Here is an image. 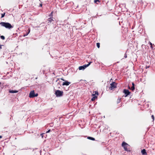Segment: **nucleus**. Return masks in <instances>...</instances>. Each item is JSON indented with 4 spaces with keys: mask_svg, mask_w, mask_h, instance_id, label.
Wrapping results in <instances>:
<instances>
[{
    "mask_svg": "<svg viewBox=\"0 0 155 155\" xmlns=\"http://www.w3.org/2000/svg\"><path fill=\"white\" fill-rule=\"evenodd\" d=\"M0 25L8 29H10L13 27L10 23L8 22H1L0 23Z\"/></svg>",
    "mask_w": 155,
    "mask_h": 155,
    "instance_id": "obj_1",
    "label": "nucleus"
},
{
    "mask_svg": "<svg viewBox=\"0 0 155 155\" xmlns=\"http://www.w3.org/2000/svg\"><path fill=\"white\" fill-rule=\"evenodd\" d=\"M122 146L125 150L128 151H130V150L129 148L130 146L127 143L124 142L122 143Z\"/></svg>",
    "mask_w": 155,
    "mask_h": 155,
    "instance_id": "obj_2",
    "label": "nucleus"
},
{
    "mask_svg": "<svg viewBox=\"0 0 155 155\" xmlns=\"http://www.w3.org/2000/svg\"><path fill=\"white\" fill-rule=\"evenodd\" d=\"M63 93L62 91L57 90L56 91L55 94L57 97H60L63 95Z\"/></svg>",
    "mask_w": 155,
    "mask_h": 155,
    "instance_id": "obj_3",
    "label": "nucleus"
},
{
    "mask_svg": "<svg viewBox=\"0 0 155 155\" xmlns=\"http://www.w3.org/2000/svg\"><path fill=\"white\" fill-rule=\"evenodd\" d=\"M38 96V94H35L34 91H31L29 94V97L30 98H33L35 97H37Z\"/></svg>",
    "mask_w": 155,
    "mask_h": 155,
    "instance_id": "obj_4",
    "label": "nucleus"
},
{
    "mask_svg": "<svg viewBox=\"0 0 155 155\" xmlns=\"http://www.w3.org/2000/svg\"><path fill=\"white\" fill-rule=\"evenodd\" d=\"M91 63H92V62H90L87 64H85L83 65V66H79V70H83L85 68L88 67L90 64Z\"/></svg>",
    "mask_w": 155,
    "mask_h": 155,
    "instance_id": "obj_5",
    "label": "nucleus"
},
{
    "mask_svg": "<svg viewBox=\"0 0 155 155\" xmlns=\"http://www.w3.org/2000/svg\"><path fill=\"white\" fill-rule=\"evenodd\" d=\"M117 87V84L115 82H113L110 84V86L109 87V89L112 90Z\"/></svg>",
    "mask_w": 155,
    "mask_h": 155,
    "instance_id": "obj_6",
    "label": "nucleus"
},
{
    "mask_svg": "<svg viewBox=\"0 0 155 155\" xmlns=\"http://www.w3.org/2000/svg\"><path fill=\"white\" fill-rule=\"evenodd\" d=\"M123 92L124 93L125 95V97H127L128 95H129L130 94V92L127 89H124L123 91Z\"/></svg>",
    "mask_w": 155,
    "mask_h": 155,
    "instance_id": "obj_7",
    "label": "nucleus"
},
{
    "mask_svg": "<svg viewBox=\"0 0 155 155\" xmlns=\"http://www.w3.org/2000/svg\"><path fill=\"white\" fill-rule=\"evenodd\" d=\"M71 84V82H68V81H65V82H64L63 83L62 85H66L68 86Z\"/></svg>",
    "mask_w": 155,
    "mask_h": 155,
    "instance_id": "obj_8",
    "label": "nucleus"
},
{
    "mask_svg": "<svg viewBox=\"0 0 155 155\" xmlns=\"http://www.w3.org/2000/svg\"><path fill=\"white\" fill-rule=\"evenodd\" d=\"M141 152L142 154L143 155H147V153L146 152V150L144 149H143L142 150H141Z\"/></svg>",
    "mask_w": 155,
    "mask_h": 155,
    "instance_id": "obj_9",
    "label": "nucleus"
},
{
    "mask_svg": "<svg viewBox=\"0 0 155 155\" xmlns=\"http://www.w3.org/2000/svg\"><path fill=\"white\" fill-rule=\"evenodd\" d=\"M93 97L92 98L91 100L93 101H94L96 98H97V96L95 95L94 94H93Z\"/></svg>",
    "mask_w": 155,
    "mask_h": 155,
    "instance_id": "obj_10",
    "label": "nucleus"
},
{
    "mask_svg": "<svg viewBox=\"0 0 155 155\" xmlns=\"http://www.w3.org/2000/svg\"><path fill=\"white\" fill-rule=\"evenodd\" d=\"M132 86L131 87V88H130V89L132 91H134V89H135L134 84V83H132Z\"/></svg>",
    "mask_w": 155,
    "mask_h": 155,
    "instance_id": "obj_11",
    "label": "nucleus"
},
{
    "mask_svg": "<svg viewBox=\"0 0 155 155\" xmlns=\"http://www.w3.org/2000/svg\"><path fill=\"white\" fill-rule=\"evenodd\" d=\"M9 92L10 93H16L18 92V91L16 90H10L9 91Z\"/></svg>",
    "mask_w": 155,
    "mask_h": 155,
    "instance_id": "obj_12",
    "label": "nucleus"
},
{
    "mask_svg": "<svg viewBox=\"0 0 155 155\" xmlns=\"http://www.w3.org/2000/svg\"><path fill=\"white\" fill-rule=\"evenodd\" d=\"M87 139L90 140H95L94 138L91 137H87Z\"/></svg>",
    "mask_w": 155,
    "mask_h": 155,
    "instance_id": "obj_13",
    "label": "nucleus"
},
{
    "mask_svg": "<svg viewBox=\"0 0 155 155\" xmlns=\"http://www.w3.org/2000/svg\"><path fill=\"white\" fill-rule=\"evenodd\" d=\"M30 28L28 29V32H26V34L24 35V36H25L27 35L28 34L30 33Z\"/></svg>",
    "mask_w": 155,
    "mask_h": 155,
    "instance_id": "obj_14",
    "label": "nucleus"
},
{
    "mask_svg": "<svg viewBox=\"0 0 155 155\" xmlns=\"http://www.w3.org/2000/svg\"><path fill=\"white\" fill-rule=\"evenodd\" d=\"M2 40H4L5 39V37L3 35H2L0 36Z\"/></svg>",
    "mask_w": 155,
    "mask_h": 155,
    "instance_id": "obj_15",
    "label": "nucleus"
},
{
    "mask_svg": "<svg viewBox=\"0 0 155 155\" xmlns=\"http://www.w3.org/2000/svg\"><path fill=\"white\" fill-rule=\"evenodd\" d=\"M100 44L99 43H97V46L98 48H99L100 47Z\"/></svg>",
    "mask_w": 155,
    "mask_h": 155,
    "instance_id": "obj_16",
    "label": "nucleus"
},
{
    "mask_svg": "<svg viewBox=\"0 0 155 155\" xmlns=\"http://www.w3.org/2000/svg\"><path fill=\"white\" fill-rule=\"evenodd\" d=\"M5 13H4L3 14H2L1 18H3L5 15Z\"/></svg>",
    "mask_w": 155,
    "mask_h": 155,
    "instance_id": "obj_17",
    "label": "nucleus"
},
{
    "mask_svg": "<svg viewBox=\"0 0 155 155\" xmlns=\"http://www.w3.org/2000/svg\"><path fill=\"white\" fill-rule=\"evenodd\" d=\"M49 21H50V22H51V21H53V19L52 18H50L49 19V20H48Z\"/></svg>",
    "mask_w": 155,
    "mask_h": 155,
    "instance_id": "obj_18",
    "label": "nucleus"
},
{
    "mask_svg": "<svg viewBox=\"0 0 155 155\" xmlns=\"http://www.w3.org/2000/svg\"><path fill=\"white\" fill-rule=\"evenodd\" d=\"M151 118H152V119L153 120V121L154 120V116L153 115H152L151 116Z\"/></svg>",
    "mask_w": 155,
    "mask_h": 155,
    "instance_id": "obj_19",
    "label": "nucleus"
},
{
    "mask_svg": "<svg viewBox=\"0 0 155 155\" xmlns=\"http://www.w3.org/2000/svg\"><path fill=\"white\" fill-rule=\"evenodd\" d=\"M124 58H127V54H126V53H125V54H124Z\"/></svg>",
    "mask_w": 155,
    "mask_h": 155,
    "instance_id": "obj_20",
    "label": "nucleus"
},
{
    "mask_svg": "<svg viewBox=\"0 0 155 155\" xmlns=\"http://www.w3.org/2000/svg\"><path fill=\"white\" fill-rule=\"evenodd\" d=\"M99 0H94V2L95 3L97 2H99Z\"/></svg>",
    "mask_w": 155,
    "mask_h": 155,
    "instance_id": "obj_21",
    "label": "nucleus"
},
{
    "mask_svg": "<svg viewBox=\"0 0 155 155\" xmlns=\"http://www.w3.org/2000/svg\"><path fill=\"white\" fill-rule=\"evenodd\" d=\"M97 94V95H98V92L96 91H95V94L94 95Z\"/></svg>",
    "mask_w": 155,
    "mask_h": 155,
    "instance_id": "obj_22",
    "label": "nucleus"
},
{
    "mask_svg": "<svg viewBox=\"0 0 155 155\" xmlns=\"http://www.w3.org/2000/svg\"><path fill=\"white\" fill-rule=\"evenodd\" d=\"M150 45H151V48H152V44L150 42Z\"/></svg>",
    "mask_w": 155,
    "mask_h": 155,
    "instance_id": "obj_23",
    "label": "nucleus"
},
{
    "mask_svg": "<svg viewBox=\"0 0 155 155\" xmlns=\"http://www.w3.org/2000/svg\"><path fill=\"white\" fill-rule=\"evenodd\" d=\"M50 131H51V130H48L47 132H46V133H49V132Z\"/></svg>",
    "mask_w": 155,
    "mask_h": 155,
    "instance_id": "obj_24",
    "label": "nucleus"
},
{
    "mask_svg": "<svg viewBox=\"0 0 155 155\" xmlns=\"http://www.w3.org/2000/svg\"><path fill=\"white\" fill-rule=\"evenodd\" d=\"M120 99L119 100H118L117 102L119 103L120 102Z\"/></svg>",
    "mask_w": 155,
    "mask_h": 155,
    "instance_id": "obj_25",
    "label": "nucleus"
},
{
    "mask_svg": "<svg viewBox=\"0 0 155 155\" xmlns=\"http://www.w3.org/2000/svg\"><path fill=\"white\" fill-rule=\"evenodd\" d=\"M2 46L1 45H0V49H1L2 48Z\"/></svg>",
    "mask_w": 155,
    "mask_h": 155,
    "instance_id": "obj_26",
    "label": "nucleus"
},
{
    "mask_svg": "<svg viewBox=\"0 0 155 155\" xmlns=\"http://www.w3.org/2000/svg\"><path fill=\"white\" fill-rule=\"evenodd\" d=\"M40 6L41 7L42 6V5L41 4H40Z\"/></svg>",
    "mask_w": 155,
    "mask_h": 155,
    "instance_id": "obj_27",
    "label": "nucleus"
},
{
    "mask_svg": "<svg viewBox=\"0 0 155 155\" xmlns=\"http://www.w3.org/2000/svg\"><path fill=\"white\" fill-rule=\"evenodd\" d=\"M149 68V66H147V67H146V68L147 69V68Z\"/></svg>",
    "mask_w": 155,
    "mask_h": 155,
    "instance_id": "obj_28",
    "label": "nucleus"
},
{
    "mask_svg": "<svg viewBox=\"0 0 155 155\" xmlns=\"http://www.w3.org/2000/svg\"><path fill=\"white\" fill-rule=\"evenodd\" d=\"M61 80H63V81H64V80L63 79L61 78Z\"/></svg>",
    "mask_w": 155,
    "mask_h": 155,
    "instance_id": "obj_29",
    "label": "nucleus"
},
{
    "mask_svg": "<svg viewBox=\"0 0 155 155\" xmlns=\"http://www.w3.org/2000/svg\"><path fill=\"white\" fill-rule=\"evenodd\" d=\"M2 137V136H0V138Z\"/></svg>",
    "mask_w": 155,
    "mask_h": 155,
    "instance_id": "obj_30",
    "label": "nucleus"
},
{
    "mask_svg": "<svg viewBox=\"0 0 155 155\" xmlns=\"http://www.w3.org/2000/svg\"><path fill=\"white\" fill-rule=\"evenodd\" d=\"M133 3H134V1H133Z\"/></svg>",
    "mask_w": 155,
    "mask_h": 155,
    "instance_id": "obj_31",
    "label": "nucleus"
},
{
    "mask_svg": "<svg viewBox=\"0 0 155 155\" xmlns=\"http://www.w3.org/2000/svg\"><path fill=\"white\" fill-rule=\"evenodd\" d=\"M128 88H129V89H130V87H129V86H128Z\"/></svg>",
    "mask_w": 155,
    "mask_h": 155,
    "instance_id": "obj_32",
    "label": "nucleus"
}]
</instances>
